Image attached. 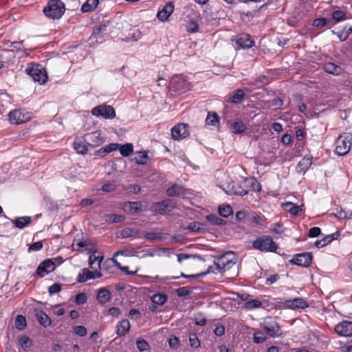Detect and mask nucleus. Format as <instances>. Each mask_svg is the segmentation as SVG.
<instances>
[{
  "label": "nucleus",
  "instance_id": "62",
  "mask_svg": "<svg viewBox=\"0 0 352 352\" xmlns=\"http://www.w3.org/2000/svg\"><path fill=\"white\" fill-rule=\"evenodd\" d=\"M321 232V230L318 227H313L310 228L309 230V237H316L320 235Z\"/></svg>",
  "mask_w": 352,
  "mask_h": 352
},
{
  "label": "nucleus",
  "instance_id": "60",
  "mask_svg": "<svg viewBox=\"0 0 352 352\" xmlns=\"http://www.w3.org/2000/svg\"><path fill=\"white\" fill-rule=\"evenodd\" d=\"M87 300V296L85 293H79L76 296L75 301L78 305H83Z\"/></svg>",
  "mask_w": 352,
  "mask_h": 352
},
{
  "label": "nucleus",
  "instance_id": "1",
  "mask_svg": "<svg viewBox=\"0 0 352 352\" xmlns=\"http://www.w3.org/2000/svg\"><path fill=\"white\" fill-rule=\"evenodd\" d=\"M65 10V5L60 0H50L43 8V12L47 17L54 20L60 19Z\"/></svg>",
  "mask_w": 352,
  "mask_h": 352
},
{
  "label": "nucleus",
  "instance_id": "28",
  "mask_svg": "<svg viewBox=\"0 0 352 352\" xmlns=\"http://www.w3.org/2000/svg\"><path fill=\"white\" fill-rule=\"evenodd\" d=\"M99 3V0H87L81 7V11L84 13L91 12L96 10Z\"/></svg>",
  "mask_w": 352,
  "mask_h": 352
},
{
  "label": "nucleus",
  "instance_id": "15",
  "mask_svg": "<svg viewBox=\"0 0 352 352\" xmlns=\"http://www.w3.org/2000/svg\"><path fill=\"white\" fill-rule=\"evenodd\" d=\"M94 272H91L87 268H83L81 270L80 272L78 274L76 280L78 283H85L86 281L90 279H96L98 278H100L102 276V274L100 272H98V269H94Z\"/></svg>",
  "mask_w": 352,
  "mask_h": 352
},
{
  "label": "nucleus",
  "instance_id": "10",
  "mask_svg": "<svg viewBox=\"0 0 352 352\" xmlns=\"http://www.w3.org/2000/svg\"><path fill=\"white\" fill-rule=\"evenodd\" d=\"M283 308L292 310L304 309L309 307V303L302 298H295L292 300H285L280 302Z\"/></svg>",
  "mask_w": 352,
  "mask_h": 352
},
{
  "label": "nucleus",
  "instance_id": "55",
  "mask_svg": "<svg viewBox=\"0 0 352 352\" xmlns=\"http://www.w3.org/2000/svg\"><path fill=\"white\" fill-rule=\"evenodd\" d=\"M328 22L329 19H327V18H319L314 21L313 25L314 27L320 28L324 27Z\"/></svg>",
  "mask_w": 352,
  "mask_h": 352
},
{
  "label": "nucleus",
  "instance_id": "51",
  "mask_svg": "<svg viewBox=\"0 0 352 352\" xmlns=\"http://www.w3.org/2000/svg\"><path fill=\"white\" fill-rule=\"evenodd\" d=\"M186 30L188 32H190V33L197 32L199 30V25L197 24V22L190 21L186 25Z\"/></svg>",
  "mask_w": 352,
  "mask_h": 352
},
{
  "label": "nucleus",
  "instance_id": "42",
  "mask_svg": "<svg viewBox=\"0 0 352 352\" xmlns=\"http://www.w3.org/2000/svg\"><path fill=\"white\" fill-rule=\"evenodd\" d=\"M246 127L242 122H235L231 125L232 133L239 134L245 131Z\"/></svg>",
  "mask_w": 352,
  "mask_h": 352
},
{
  "label": "nucleus",
  "instance_id": "59",
  "mask_svg": "<svg viewBox=\"0 0 352 352\" xmlns=\"http://www.w3.org/2000/svg\"><path fill=\"white\" fill-rule=\"evenodd\" d=\"M61 291V285L58 283H54L48 288L50 295L57 294Z\"/></svg>",
  "mask_w": 352,
  "mask_h": 352
},
{
  "label": "nucleus",
  "instance_id": "25",
  "mask_svg": "<svg viewBox=\"0 0 352 352\" xmlns=\"http://www.w3.org/2000/svg\"><path fill=\"white\" fill-rule=\"evenodd\" d=\"M111 296L110 292L106 288H100L98 291L97 294V300L99 303L103 305L111 300Z\"/></svg>",
  "mask_w": 352,
  "mask_h": 352
},
{
  "label": "nucleus",
  "instance_id": "31",
  "mask_svg": "<svg viewBox=\"0 0 352 352\" xmlns=\"http://www.w3.org/2000/svg\"><path fill=\"white\" fill-rule=\"evenodd\" d=\"M184 190L182 186L174 184L166 190V194L169 197L179 196L184 194Z\"/></svg>",
  "mask_w": 352,
  "mask_h": 352
},
{
  "label": "nucleus",
  "instance_id": "58",
  "mask_svg": "<svg viewBox=\"0 0 352 352\" xmlns=\"http://www.w3.org/2000/svg\"><path fill=\"white\" fill-rule=\"evenodd\" d=\"M271 232L275 234L280 235L284 232L283 225L281 223H276L273 228L270 229Z\"/></svg>",
  "mask_w": 352,
  "mask_h": 352
},
{
  "label": "nucleus",
  "instance_id": "30",
  "mask_svg": "<svg viewBox=\"0 0 352 352\" xmlns=\"http://www.w3.org/2000/svg\"><path fill=\"white\" fill-rule=\"evenodd\" d=\"M102 256L91 254L89 258V265L91 269H100V264L102 261Z\"/></svg>",
  "mask_w": 352,
  "mask_h": 352
},
{
  "label": "nucleus",
  "instance_id": "24",
  "mask_svg": "<svg viewBox=\"0 0 352 352\" xmlns=\"http://www.w3.org/2000/svg\"><path fill=\"white\" fill-rule=\"evenodd\" d=\"M107 24L100 23L96 29L94 30L91 38L95 39L97 42H102L103 35L107 34Z\"/></svg>",
  "mask_w": 352,
  "mask_h": 352
},
{
  "label": "nucleus",
  "instance_id": "39",
  "mask_svg": "<svg viewBox=\"0 0 352 352\" xmlns=\"http://www.w3.org/2000/svg\"><path fill=\"white\" fill-rule=\"evenodd\" d=\"M206 219L210 223L217 225V226H222L226 225V222L225 220L219 218L217 215L212 214L206 216Z\"/></svg>",
  "mask_w": 352,
  "mask_h": 352
},
{
  "label": "nucleus",
  "instance_id": "19",
  "mask_svg": "<svg viewBox=\"0 0 352 352\" xmlns=\"http://www.w3.org/2000/svg\"><path fill=\"white\" fill-rule=\"evenodd\" d=\"M336 332L341 336L349 337L352 336V322L342 321L335 327Z\"/></svg>",
  "mask_w": 352,
  "mask_h": 352
},
{
  "label": "nucleus",
  "instance_id": "9",
  "mask_svg": "<svg viewBox=\"0 0 352 352\" xmlns=\"http://www.w3.org/2000/svg\"><path fill=\"white\" fill-rule=\"evenodd\" d=\"M91 113L94 116H101L105 119H112L116 117L114 109L109 105H99L92 109Z\"/></svg>",
  "mask_w": 352,
  "mask_h": 352
},
{
  "label": "nucleus",
  "instance_id": "47",
  "mask_svg": "<svg viewBox=\"0 0 352 352\" xmlns=\"http://www.w3.org/2000/svg\"><path fill=\"white\" fill-rule=\"evenodd\" d=\"M266 336L264 333L261 331H257L254 333L253 341L256 344H261L265 341Z\"/></svg>",
  "mask_w": 352,
  "mask_h": 352
},
{
  "label": "nucleus",
  "instance_id": "44",
  "mask_svg": "<svg viewBox=\"0 0 352 352\" xmlns=\"http://www.w3.org/2000/svg\"><path fill=\"white\" fill-rule=\"evenodd\" d=\"M261 302L257 299L248 300V302H246L245 304L244 305L243 307L247 310H250L258 308L261 306Z\"/></svg>",
  "mask_w": 352,
  "mask_h": 352
},
{
  "label": "nucleus",
  "instance_id": "17",
  "mask_svg": "<svg viewBox=\"0 0 352 352\" xmlns=\"http://www.w3.org/2000/svg\"><path fill=\"white\" fill-rule=\"evenodd\" d=\"M86 142L91 147H96L102 144L105 140L100 131H96L85 135Z\"/></svg>",
  "mask_w": 352,
  "mask_h": 352
},
{
  "label": "nucleus",
  "instance_id": "26",
  "mask_svg": "<svg viewBox=\"0 0 352 352\" xmlns=\"http://www.w3.org/2000/svg\"><path fill=\"white\" fill-rule=\"evenodd\" d=\"M36 317L39 323L44 327H50L52 324L50 318L41 310L36 311Z\"/></svg>",
  "mask_w": 352,
  "mask_h": 352
},
{
  "label": "nucleus",
  "instance_id": "37",
  "mask_svg": "<svg viewBox=\"0 0 352 352\" xmlns=\"http://www.w3.org/2000/svg\"><path fill=\"white\" fill-rule=\"evenodd\" d=\"M148 158V157L146 152L139 151L136 152L134 161L138 164H145Z\"/></svg>",
  "mask_w": 352,
  "mask_h": 352
},
{
  "label": "nucleus",
  "instance_id": "40",
  "mask_svg": "<svg viewBox=\"0 0 352 352\" xmlns=\"http://www.w3.org/2000/svg\"><path fill=\"white\" fill-rule=\"evenodd\" d=\"M219 214L225 218L228 217L232 214V208L229 205H221L219 206Z\"/></svg>",
  "mask_w": 352,
  "mask_h": 352
},
{
  "label": "nucleus",
  "instance_id": "49",
  "mask_svg": "<svg viewBox=\"0 0 352 352\" xmlns=\"http://www.w3.org/2000/svg\"><path fill=\"white\" fill-rule=\"evenodd\" d=\"M19 342H20L21 346H22V348L24 350H26L27 349L30 348L32 345V340L26 336H21Z\"/></svg>",
  "mask_w": 352,
  "mask_h": 352
},
{
  "label": "nucleus",
  "instance_id": "43",
  "mask_svg": "<svg viewBox=\"0 0 352 352\" xmlns=\"http://www.w3.org/2000/svg\"><path fill=\"white\" fill-rule=\"evenodd\" d=\"M152 301L157 305H164L167 300V296L164 294H155L151 298Z\"/></svg>",
  "mask_w": 352,
  "mask_h": 352
},
{
  "label": "nucleus",
  "instance_id": "21",
  "mask_svg": "<svg viewBox=\"0 0 352 352\" xmlns=\"http://www.w3.org/2000/svg\"><path fill=\"white\" fill-rule=\"evenodd\" d=\"M119 237L125 239L128 237L143 238L141 231L134 228H125L120 230Z\"/></svg>",
  "mask_w": 352,
  "mask_h": 352
},
{
  "label": "nucleus",
  "instance_id": "45",
  "mask_svg": "<svg viewBox=\"0 0 352 352\" xmlns=\"http://www.w3.org/2000/svg\"><path fill=\"white\" fill-rule=\"evenodd\" d=\"M340 219H351L352 217V210L346 212L342 208L337 209L336 212L333 214Z\"/></svg>",
  "mask_w": 352,
  "mask_h": 352
},
{
  "label": "nucleus",
  "instance_id": "63",
  "mask_svg": "<svg viewBox=\"0 0 352 352\" xmlns=\"http://www.w3.org/2000/svg\"><path fill=\"white\" fill-rule=\"evenodd\" d=\"M201 226L199 222H192L188 226V229L192 232H197L201 229Z\"/></svg>",
  "mask_w": 352,
  "mask_h": 352
},
{
  "label": "nucleus",
  "instance_id": "48",
  "mask_svg": "<svg viewBox=\"0 0 352 352\" xmlns=\"http://www.w3.org/2000/svg\"><path fill=\"white\" fill-rule=\"evenodd\" d=\"M189 342L192 347L197 349L200 346V341L197 335L193 333H189Z\"/></svg>",
  "mask_w": 352,
  "mask_h": 352
},
{
  "label": "nucleus",
  "instance_id": "14",
  "mask_svg": "<svg viewBox=\"0 0 352 352\" xmlns=\"http://www.w3.org/2000/svg\"><path fill=\"white\" fill-rule=\"evenodd\" d=\"M312 255L310 252H304L294 256L291 262L296 265L307 267L311 265Z\"/></svg>",
  "mask_w": 352,
  "mask_h": 352
},
{
  "label": "nucleus",
  "instance_id": "57",
  "mask_svg": "<svg viewBox=\"0 0 352 352\" xmlns=\"http://www.w3.org/2000/svg\"><path fill=\"white\" fill-rule=\"evenodd\" d=\"M74 331L76 335L80 337H83L87 335V329L84 326H76L74 329Z\"/></svg>",
  "mask_w": 352,
  "mask_h": 352
},
{
  "label": "nucleus",
  "instance_id": "38",
  "mask_svg": "<svg viewBox=\"0 0 352 352\" xmlns=\"http://www.w3.org/2000/svg\"><path fill=\"white\" fill-rule=\"evenodd\" d=\"M244 96L245 94L242 89H237L233 92L232 96L230 97V100L233 103L238 104L243 100Z\"/></svg>",
  "mask_w": 352,
  "mask_h": 352
},
{
  "label": "nucleus",
  "instance_id": "56",
  "mask_svg": "<svg viewBox=\"0 0 352 352\" xmlns=\"http://www.w3.org/2000/svg\"><path fill=\"white\" fill-rule=\"evenodd\" d=\"M87 242L85 240H77L75 239L73 242V248L74 250H78V248H82L87 246Z\"/></svg>",
  "mask_w": 352,
  "mask_h": 352
},
{
  "label": "nucleus",
  "instance_id": "50",
  "mask_svg": "<svg viewBox=\"0 0 352 352\" xmlns=\"http://www.w3.org/2000/svg\"><path fill=\"white\" fill-rule=\"evenodd\" d=\"M177 261L179 263H182L184 260H187L191 258H197L200 260H201V258L199 256H196L194 254H177Z\"/></svg>",
  "mask_w": 352,
  "mask_h": 352
},
{
  "label": "nucleus",
  "instance_id": "13",
  "mask_svg": "<svg viewBox=\"0 0 352 352\" xmlns=\"http://www.w3.org/2000/svg\"><path fill=\"white\" fill-rule=\"evenodd\" d=\"M235 43V49L239 50L241 49H249L254 45V41L251 38L249 34H241L233 39Z\"/></svg>",
  "mask_w": 352,
  "mask_h": 352
},
{
  "label": "nucleus",
  "instance_id": "6",
  "mask_svg": "<svg viewBox=\"0 0 352 352\" xmlns=\"http://www.w3.org/2000/svg\"><path fill=\"white\" fill-rule=\"evenodd\" d=\"M25 71L35 82H38L41 85L45 83L47 80L45 70L39 65H33L31 67H28Z\"/></svg>",
  "mask_w": 352,
  "mask_h": 352
},
{
  "label": "nucleus",
  "instance_id": "5",
  "mask_svg": "<svg viewBox=\"0 0 352 352\" xmlns=\"http://www.w3.org/2000/svg\"><path fill=\"white\" fill-rule=\"evenodd\" d=\"M262 326L266 334L271 338H277L282 335L280 326L276 320L272 317L265 318Z\"/></svg>",
  "mask_w": 352,
  "mask_h": 352
},
{
  "label": "nucleus",
  "instance_id": "41",
  "mask_svg": "<svg viewBox=\"0 0 352 352\" xmlns=\"http://www.w3.org/2000/svg\"><path fill=\"white\" fill-rule=\"evenodd\" d=\"M206 123L208 125L216 126L219 123V116L214 112H209L206 119Z\"/></svg>",
  "mask_w": 352,
  "mask_h": 352
},
{
  "label": "nucleus",
  "instance_id": "3",
  "mask_svg": "<svg viewBox=\"0 0 352 352\" xmlns=\"http://www.w3.org/2000/svg\"><path fill=\"white\" fill-rule=\"evenodd\" d=\"M236 258L234 253L226 252L217 258L214 263L219 273H225L235 266Z\"/></svg>",
  "mask_w": 352,
  "mask_h": 352
},
{
  "label": "nucleus",
  "instance_id": "12",
  "mask_svg": "<svg viewBox=\"0 0 352 352\" xmlns=\"http://www.w3.org/2000/svg\"><path fill=\"white\" fill-rule=\"evenodd\" d=\"M189 126L188 124L179 123L171 130V135L174 140H180L189 135Z\"/></svg>",
  "mask_w": 352,
  "mask_h": 352
},
{
  "label": "nucleus",
  "instance_id": "36",
  "mask_svg": "<svg viewBox=\"0 0 352 352\" xmlns=\"http://www.w3.org/2000/svg\"><path fill=\"white\" fill-rule=\"evenodd\" d=\"M283 208L286 211L289 212L293 215H298L301 212V208L300 206L291 202L285 203L283 205Z\"/></svg>",
  "mask_w": 352,
  "mask_h": 352
},
{
  "label": "nucleus",
  "instance_id": "7",
  "mask_svg": "<svg viewBox=\"0 0 352 352\" xmlns=\"http://www.w3.org/2000/svg\"><path fill=\"white\" fill-rule=\"evenodd\" d=\"M8 118L11 124H20L30 120L31 115L25 110L14 109L9 113Z\"/></svg>",
  "mask_w": 352,
  "mask_h": 352
},
{
  "label": "nucleus",
  "instance_id": "46",
  "mask_svg": "<svg viewBox=\"0 0 352 352\" xmlns=\"http://www.w3.org/2000/svg\"><path fill=\"white\" fill-rule=\"evenodd\" d=\"M27 325L26 319L22 315H18L15 320V327L19 330H23Z\"/></svg>",
  "mask_w": 352,
  "mask_h": 352
},
{
  "label": "nucleus",
  "instance_id": "2",
  "mask_svg": "<svg viewBox=\"0 0 352 352\" xmlns=\"http://www.w3.org/2000/svg\"><path fill=\"white\" fill-rule=\"evenodd\" d=\"M252 247L262 252H274L278 249V245L270 236H261L257 237L252 242Z\"/></svg>",
  "mask_w": 352,
  "mask_h": 352
},
{
  "label": "nucleus",
  "instance_id": "53",
  "mask_svg": "<svg viewBox=\"0 0 352 352\" xmlns=\"http://www.w3.org/2000/svg\"><path fill=\"white\" fill-rule=\"evenodd\" d=\"M136 345L140 351H145L149 350V344L144 340H137Z\"/></svg>",
  "mask_w": 352,
  "mask_h": 352
},
{
  "label": "nucleus",
  "instance_id": "8",
  "mask_svg": "<svg viewBox=\"0 0 352 352\" xmlns=\"http://www.w3.org/2000/svg\"><path fill=\"white\" fill-rule=\"evenodd\" d=\"M169 87L170 90L175 92H184L188 89V84L183 75H176L171 78Z\"/></svg>",
  "mask_w": 352,
  "mask_h": 352
},
{
  "label": "nucleus",
  "instance_id": "32",
  "mask_svg": "<svg viewBox=\"0 0 352 352\" xmlns=\"http://www.w3.org/2000/svg\"><path fill=\"white\" fill-rule=\"evenodd\" d=\"M120 153L123 157H129L133 153V146L131 143L120 144L118 148Z\"/></svg>",
  "mask_w": 352,
  "mask_h": 352
},
{
  "label": "nucleus",
  "instance_id": "52",
  "mask_svg": "<svg viewBox=\"0 0 352 352\" xmlns=\"http://www.w3.org/2000/svg\"><path fill=\"white\" fill-rule=\"evenodd\" d=\"M332 17L337 22L343 21L346 19L345 13L342 10L334 11L332 14Z\"/></svg>",
  "mask_w": 352,
  "mask_h": 352
},
{
  "label": "nucleus",
  "instance_id": "11",
  "mask_svg": "<svg viewBox=\"0 0 352 352\" xmlns=\"http://www.w3.org/2000/svg\"><path fill=\"white\" fill-rule=\"evenodd\" d=\"M152 208L153 210L157 214H164L174 209L175 208V204L171 199H165L162 201L154 203Z\"/></svg>",
  "mask_w": 352,
  "mask_h": 352
},
{
  "label": "nucleus",
  "instance_id": "4",
  "mask_svg": "<svg viewBox=\"0 0 352 352\" xmlns=\"http://www.w3.org/2000/svg\"><path fill=\"white\" fill-rule=\"evenodd\" d=\"M352 144V134L344 133L340 135L336 141L335 153L340 156L346 155Z\"/></svg>",
  "mask_w": 352,
  "mask_h": 352
},
{
  "label": "nucleus",
  "instance_id": "54",
  "mask_svg": "<svg viewBox=\"0 0 352 352\" xmlns=\"http://www.w3.org/2000/svg\"><path fill=\"white\" fill-rule=\"evenodd\" d=\"M143 237L148 240H159L162 239V234L160 232H146Z\"/></svg>",
  "mask_w": 352,
  "mask_h": 352
},
{
  "label": "nucleus",
  "instance_id": "20",
  "mask_svg": "<svg viewBox=\"0 0 352 352\" xmlns=\"http://www.w3.org/2000/svg\"><path fill=\"white\" fill-rule=\"evenodd\" d=\"M174 3L168 2L157 12V19L161 21H166L174 11Z\"/></svg>",
  "mask_w": 352,
  "mask_h": 352
},
{
  "label": "nucleus",
  "instance_id": "33",
  "mask_svg": "<svg viewBox=\"0 0 352 352\" xmlns=\"http://www.w3.org/2000/svg\"><path fill=\"white\" fill-rule=\"evenodd\" d=\"M131 214H136L142 212V203L140 201H131L126 204Z\"/></svg>",
  "mask_w": 352,
  "mask_h": 352
},
{
  "label": "nucleus",
  "instance_id": "18",
  "mask_svg": "<svg viewBox=\"0 0 352 352\" xmlns=\"http://www.w3.org/2000/svg\"><path fill=\"white\" fill-rule=\"evenodd\" d=\"M55 267V263L52 261L50 259L45 260L38 266L36 269V274L41 278L44 277L50 272L54 271Z\"/></svg>",
  "mask_w": 352,
  "mask_h": 352
},
{
  "label": "nucleus",
  "instance_id": "22",
  "mask_svg": "<svg viewBox=\"0 0 352 352\" xmlns=\"http://www.w3.org/2000/svg\"><path fill=\"white\" fill-rule=\"evenodd\" d=\"M323 69L328 74L333 76H338L343 72V69L340 65L334 63L327 62L323 64Z\"/></svg>",
  "mask_w": 352,
  "mask_h": 352
},
{
  "label": "nucleus",
  "instance_id": "23",
  "mask_svg": "<svg viewBox=\"0 0 352 352\" xmlns=\"http://www.w3.org/2000/svg\"><path fill=\"white\" fill-rule=\"evenodd\" d=\"M312 156L306 155L298 164L296 169L298 173H305L312 164Z\"/></svg>",
  "mask_w": 352,
  "mask_h": 352
},
{
  "label": "nucleus",
  "instance_id": "29",
  "mask_svg": "<svg viewBox=\"0 0 352 352\" xmlns=\"http://www.w3.org/2000/svg\"><path fill=\"white\" fill-rule=\"evenodd\" d=\"M31 217L25 216L16 218L12 221V223L16 228L23 229L26 226L29 225L31 223Z\"/></svg>",
  "mask_w": 352,
  "mask_h": 352
},
{
  "label": "nucleus",
  "instance_id": "61",
  "mask_svg": "<svg viewBox=\"0 0 352 352\" xmlns=\"http://www.w3.org/2000/svg\"><path fill=\"white\" fill-rule=\"evenodd\" d=\"M116 190V185L112 183L105 184L102 186V190L105 192H111Z\"/></svg>",
  "mask_w": 352,
  "mask_h": 352
},
{
  "label": "nucleus",
  "instance_id": "64",
  "mask_svg": "<svg viewBox=\"0 0 352 352\" xmlns=\"http://www.w3.org/2000/svg\"><path fill=\"white\" fill-rule=\"evenodd\" d=\"M168 344L170 348H175L179 345V339L173 336L168 340Z\"/></svg>",
  "mask_w": 352,
  "mask_h": 352
},
{
  "label": "nucleus",
  "instance_id": "35",
  "mask_svg": "<svg viewBox=\"0 0 352 352\" xmlns=\"http://www.w3.org/2000/svg\"><path fill=\"white\" fill-rule=\"evenodd\" d=\"M125 219L124 216L116 214H107L104 216V220L109 223L122 222Z\"/></svg>",
  "mask_w": 352,
  "mask_h": 352
},
{
  "label": "nucleus",
  "instance_id": "16",
  "mask_svg": "<svg viewBox=\"0 0 352 352\" xmlns=\"http://www.w3.org/2000/svg\"><path fill=\"white\" fill-rule=\"evenodd\" d=\"M223 190L226 194L229 195H238V196H244L248 194V191L243 188L239 184L232 182L225 184L222 186Z\"/></svg>",
  "mask_w": 352,
  "mask_h": 352
},
{
  "label": "nucleus",
  "instance_id": "34",
  "mask_svg": "<svg viewBox=\"0 0 352 352\" xmlns=\"http://www.w3.org/2000/svg\"><path fill=\"white\" fill-rule=\"evenodd\" d=\"M74 148L78 153H80L82 155L86 154L88 151L87 142L86 141L85 142H82V141L74 142Z\"/></svg>",
  "mask_w": 352,
  "mask_h": 352
},
{
  "label": "nucleus",
  "instance_id": "27",
  "mask_svg": "<svg viewBox=\"0 0 352 352\" xmlns=\"http://www.w3.org/2000/svg\"><path fill=\"white\" fill-rule=\"evenodd\" d=\"M130 322L127 319H123L116 325V333L118 336L124 335L130 329Z\"/></svg>",
  "mask_w": 352,
  "mask_h": 352
}]
</instances>
